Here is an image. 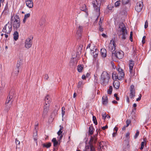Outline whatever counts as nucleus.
I'll return each mask as SVG.
<instances>
[{
    "label": "nucleus",
    "mask_w": 151,
    "mask_h": 151,
    "mask_svg": "<svg viewBox=\"0 0 151 151\" xmlns=\"http://www.w3.org/2000/svg\"><path fill=\"white\" fill-rule=\"evenodd\" d=\"M93 120L94 123L96 125L97 124V122L96 117L94 116H93Z\"/></svg>",
    "instance_id": "e433bc0d"
},
{
    "label": "nucleus",
    "mask_w": 151,
    "mask_h": 151,
    "mask_svg": "<svg viewBox=\"0 0 151 151\" xmlns=\"http://www.w3.org/2000/svg\"><path fill=\"white\" fill-rule=\"evenodd\" d=\"M139 134V132L138 130H137L136 131V133L135 134V136H134V138L136 139L138 136Z\"/></svg>",
    "instance_id": "37998d69"
},
{
    "label": "nucleus",
    "mask_w": 151,
    "mask_h": 151,
    "mask_svg": "<svg viewBox=\"0 0 151 151\" xmlns=\"http://www.w3.org/2000/svg\"><path fill=\"white\" fill-rule=\"evenodd\" d=\"M97 49H95V52H93V55L94 56V57L95 58H96V57L98 55V50H97Z\"/></svg>",
    "instance_id": "4c0bfd02"
},
{
    "label": "nucleus",
    "mask_w": 151,
    "mask_h": 151,
    "mask_svg": "<svg viewBox=\"0 0 151 151\" xmlns=\"http://www.w3.org/2000/svg\"><path fill=\"white\" fill-rule=\"evenodd\" d=\"M104 20V18L101 17L100 18L99 21V22H103Z\"/></svg>",
    "instance_id": "4d7b16f0"
},
{
    "label": "nucleus",
    "mask_w": 151,
    "mask_h": 151,
    "mask_svg": "<svg viewBox=\"0 0 151 151\" xmlns=\"http://www.w3.org/2000/svg\"><path fill=\"white\" fill-rule=\"evenodd\" d=\"M45 20L44 19H41L40 21L39 24L40 26L43 25L45 23Z\"/></svg>",
    "instance_id": "ea45409f"
},
{
    "label": "nucleus",
    "mask_w": 151,
    "mask_h": 151,
    "mask_svg": "<svg viewBox=\"0 0 151 151\" xmlns=\"http://www.w3.org/2000/svg\"><path fill=\"white\" fill-rule=\"evenodd\" d=\"M121 1L119 0L116 1L115 3V6L116 7H119L121 4Z\"/></svg>",
    "instance_id": "f704fd0d"
},
{
    "label": "nucleus",
    "mask_w": 151,
    "mask_h": 151,
    "mask_svg": "<svg viewBox=\"0 0 151 151\" xmlns=\"http://www.w3.org/2000/svg\"><path fill=\"white\" fill-rule=\"evenodd\" d=\"M101 53L102 57L105 58L106 56V51L105 49H102L101 50Z\"/></svg>",
    "instance_id": "4be33fe9"
},
{
    "label": "nucleus",
    "mask_w": 151,
    "mask_h": 151,
    "mask_svg": "<svg viewBox=\"0 0 151 151\" xmlns=\"http://www.w3.org/2000/svg\"><path fill=\"white\" fill-rule=\"evenodd\" d=\"M102 117L103 118V119L104 120H105L106 118V115L105 114V113H104L102 114Z\"/></svg>",
    "instance_id": "3c124183"
},
{
    "label": "nucleus",
    "mask_w": 151,
    "mask_h": 151,
    "mask_svg": "<svg viewBox=\"0 0 151 151\" xmlns=\"http://www.w3.org/2000/svg\"><path fill=\"white\" fill-rule=\"evenodd\" d=\"M108 127L107 125H106L105 126L102 127V129L103 130H105V129H107L108 128Z\"/></svg>",
    "instance_id": "052dcab7"
},
{
    "label": "nucleus",
    "mask_w": 151,
    "mask_h": 151,
    "mask_svg": "<svg viewBox=\"0 0 151 151\" xmlns=\"http://www.w3.org/2000/svg\"><path fill=\"white\" fill-rule=\"evenodd\" d=\"M143 6V4L142 2H139L136 4L135 6V9L138 12L141 11Z\"/></svg>",
    "instance_id": "9d476101"
},
{
    "label": "nucleus",
    "mask_w": 151,
    "mask_h": 151,
    "mask_svg": "<svg viewBox=\"0 0 151 151\" xmlns=\"http://www.w3.org/2000/svg\"><path fill=\"white\" fill-rule=\"evenodd\" d=\"M119 29L118 32L119 38L124 41L127 37V32L125 24L122 22L119 23Z\"/></svg>",
    "instance_id": "f03ea898"
},
{
    "label": "nucleus",
    "mask_w": 151,
    "mask_h": 151,
    "mask_svg": "<svg viewBox=\"0 0 151 151\" xmlns=\"http://www.w3.org/2000/svg\"><path fill=\"white\" fill-rule=\"evenodd\" d=\"M99 31L102 32L104 31V28L101 26V27H99Z\"/></svg>",
    "instance_id": "09e8293b"
},
{
    "label": "nucleus",
    "mask_w": 151,
    "mask_h": 151,
    "mask_svg": "<svg viewBox=\"0 0 151 151\" xmlns=\"http://www.w3.org/2000/svg\"><path fill=\"white\" fill-rule=\"evenodd\" d=\"M20 63H17V65H16V67L17 68V71L16 72V73H15V75H16V76H17L19 72V67H20Z\"/></svg>",
    "instance_id": "c756f323"
},
{
    "label": "nucleus",
    "mask_w": 151,
    "mask_h": 151,
    "mask_svg": "<svg viewBox=\"0 0 151 151\" xmlns=\"http://www.w3.org/2000/svg\"><path fill=\"white\" fill-rule=\"evenodd\" d=\"M134 63L132 60H130L129 64V72L132 76H136L135 74L133 72V68L134 66Z\"/></svg>",
    "instance_id": "1a4fd4ad"
},
{
    "label": "nucleus",
    "mask_w": 151,
    "mask_h": 151,
    "mask_svg": "<svg viewBox=\"0 0 151 151\" xmlns=\"http://www.w3.org/2000/svg\"><path fill=\"white\" fill-rule=\"evenodd\" d=\"M109 79V75L107 72L103 71L101 75L100 83L103 86H106L108 84Z\"/></svg>",
    "instance_id": "7ed1b4c3"
},
{
    "label": "nucleus",
    "mask_w": 151,
    "mask_h": 151,
    "mask_svg": "<svg viewBox=\"0 0 151 151\" xmlns=\"http://www.w3.org/2000/svg\"><path fill=\"white\" fill-rule=\"evenodd\" d=\"M83 30V27L81 26H79L78 28L77 34V38L78 39H80L81 38V33Z\"/></svg>",
    "instance_id": "f8f14e48"
},
{
    "label": "nucleus",
    "mask_w": 151,
    "mask_h": 151,
    "mask_svg": "<svg viewBox=\"0 0 151 151\" xmlns=\"http://www.w3.org/2000/svg\"><path fill=\"white\" fill-rule=\"evenodd\" d=\"M89 144L90 145V151H96L95 148L92 143L89 142Z\"/></svg>",
    "instance_id": "cd10ccee"
},
{
    "label": "nucleus",
    "mask_w": 151,
    "mask_h": 151,
    "mask_svg": "<svg viewBox=\"0 0 151 151\" xmlns=\"http://www.w3.org/2000/svg\"><path fill=\"white\" fill-rule=\"evenodd\" d=\"M83 84V82L81 81H80L78 82V85H77V88H78V89L79 91H81V86Z\"/></svg>",
    "instance_id": "473e14b6"
},
{
    "label": "nucleus",
    "mask_w": 151,
    "mask_h": 151,
    "mask_svg": "<svg viewBox=\"0 0 151 151\" xmlns=\"http://www.w3.org/2000/svg\"><path fill=\"white\" fill-rule=\"evenodd\" d=\"M14 39L15 40H17L18 38L19 34L17 31L15 32L14 33Z\"/></svg>",
    "instance_id": "bb28decb"
},
{
    "label": "nucleus",
    "mask_w": 151,
    "mask_h": 151,
    "mask_svg": "<svg viewBox=\"0 0 151 151\" xmlns=\"http://www.w3.org/2000/svg\"><path fill=\"white\" fill-rule=\"evenodd\" d=\"M120 83L118 81H116L114 82L113 83L114 87L116 89H118L119 87Z\"/></svg>",
    "instance_id": "5701e85b"
},
{
    "label": "nucleus",
    "mask_w": 151,
    "mask_h": 151,
    "mask_svg": "<svg viewBox=\"0 0 151 151\" xmlns=\"http://www.w3.org/2000/svg\"><path fill=\"white\" fill-rule=\"evenodd\" d=\"M27 6L29 8H31L33 7V4L32 0H28L25 1Z\"/></svg>",
    "instance_id": "2eb2a0df"
},
{
    "label": "nucleus",
    "mask_w": 151,
    "mask_h": 151,
    "mask_svg": "<svg viewBox=\"0 0 151 151\" xmlns=\"http://www.w3.org/2000/svg\"><path fill=\"white\" fill-rule=\"evenodd\" d=\"M101 35L104 38H106L107 37V36L105 34L103 33Z\"/></svg>",
    "instance_id": "e2e57ef3"
},
{
    "label": "nucleus",
    "mask_w": 151,
    "mask_h": 151,
    "mask_svg": "<svg viewBox=\"0 0 151 151\" xmlns=\"http://www.w3.org/2000/svg\"><path fill=\"white\" fill-rule=\"evenodd\" d=\"M65 107L64 106L62 108V117H63L65 115Z\"/></svg>",
    "instance_id": "58836bf2"
},
{
    "label": "nucleus",
    "mask_w": 151,
    "mask_h": 151,
    "mask_svg": "<svg viewBox=\"0 0 151 151\" xmlns=\"http://www.w3.org/2000/svg\"><path fill=\"white\" fill-rule=\"evenodd\" d=\"M89 145H86L85 147V150L84 151H89Z\"/></svg>",
    "instance_id": "de8ad7c7"
},
{
    "label": "nucleus",
    "mask_w": 151,
    "mask_h": 151,
    "mask_svg": "<svg viewBox=\"0 0 151 151\" xmlns=\"http://www.w3.org/2000/svg\"><path fill=\"white\" fill-rule=\"evenodd\" d=\"M99 27H101L102 25V23L101 22H99L98 23Z\"/></svg>",
    "instance_id": "13d9d810"
},
{
    "label": "nucleus",
    "mask_w": 151,
    "mask_h": 151,
    "mask_svg": "<svg viewBox=\"0 0 151 151\" xmlns=\"http://www.w3.org/2000/svg\"><path fill=\"white\" fill-rule=\"evenodd\" d=\"M146 144V142L145 140V139H144V141L141 142V145H144L145 144Z\"/></svg>",
    "instance_id": "bf43d9fd"
},
{
    "label": "nucleus",
    "mask_w": 151,
    "mask_h": 151,
    "mask_svg": "<svg viewBox=\"0 0 151 151\" xmlns=\"http://www.w3.org/2000/svg\"><path fill=\"white\" fill-rule=\"evenodd\" d=\"M13 25L14 28L17 29L20 26V22L13 23Z\"/></svg>",
    "instance_id": "a878e982"
},
{
    "label": "nucleus",
    "mask_w": 151,
    "mask_h": 151,
    "mask_svg": "<svg viewBox=\"0 0 151 151\" xmlns=\"http://www.w3.org/2000/svg\"><path fill=\"white\" fill-rule=\"evenodd\" d=\"M93 128L92 126H90L89 127L88 130L89 134L91 135L93 134Z\"/></svg>",
    "instance_id": "2f4dec72"
},
{
    "label": "nucleus",
    "mask_w": 151,
    "mask_h": 151,
    "mask_svg": "<svg viewBox=\"0 0 151 151\" xmlns=\"http://www.w3.org/2000/svg\"><path fill=\"white\" fill-rule=\"evenodd\" d=\"M108 9H109V10H111L112 9V8H113V6H108Z\"/></svg>",
    "instance_id": "680f3d73"
},
{
    "label": "nucleus",
    "mask_w": 151,
    "mask_h": 151,
    "mask_svg": "<svg viewBox=\"0 0 151 151\" xmlns=\"http://www.w3.org/2000/svg\"><path fill=\"white\" fill-rule=\"evenodd\" d=\"M14 18L17 19H20L19 16L17 15H16L14 17Z\"/></svg>",
    "instance_id": "69168bd1"
},
{
    "label": "nucleus",
    "mask_w": 151,
    "mask_h": 151,
    "mask_svg": "<svg viewBox=\"0 0 151 151\" xmlns=\"http://www.w3.org/2000/svg\"><path fill=\"white\" fill-rule=\"evenodd\" d=\"M86 76H85V75H83L82 76V79L84 80V79H86Z\"/></svg>",
    "instance_id": "0e129e2a"
},
{
    "label": "nucleus",
    "mask_w": 151,
    "mask_h": 151,
    "mask_svg": "<svg viewBox=\"0 0 151 151\" xmlns=\"http://www.w3.org/2000/svg\"><path fill=\"white\" fill-rule=\"evenodd\" d=\"M8 22L4 26L2 30V31L4 32H5L7 34H9L12 30V24H9Z\"/></svg>",
    "instance_id": "423d86ee"
},
{
    "label": "nucleus",
    "mask_w": 151,
    "mask_h": 151,
    "mask_svg": "<svg viewBox=\"0 0 151 151\" xmlns=\"http://www.w3.org/2000/svg\"><path fill=\"white\" fill-rule=\"evenodd\" d=\"M38 122H36L35 124V129L36 130L37 128L38 127Z\"/></svg>",
    "instance_id": "5fc2aeb1"
},
{
    "label": "nucleus",
    "mask_w": 151,
    "mask_h": 151,
    "mask_svg": "<svg viewBox=\"0 0 151 151\" xmlns=\"http://www.w3.org/2000/svg\"><path fill=\"white\" fill-rule=\"evenodd\" d=\"M131 123V121L129 119H127V120L126 121V127H127Z\"/></svg>",
    "instance_id": "79ce46f5"
},
{
    "label": "nucleus",
    "mask_w": 151,
    "mask_h": 151,
    "mask_svg": "<svg viewBox=\"0 0 151 151\" xmlns=\"http://www.w3.org/2000/svg\"><path fill=\"white\" fill-rule=\"evenodd\" d=\"M49 106H49V105L44 106L43 111V115H45L47 114L49 110Z\"/></svg>",
    "instance_id": "a211bd4d"
},
{
    "label": "nucleus",
    "mask_w": 151,
    "mask_h": 151,
    "mask_svg": "<svg viewBox=\"0 0 151 151\" xmlns=\"http://www.w3.org/2000/svg\"><path fill=\"white\" fill-rule=\"evenodd\" d=\"M148 23L147 21V20H146L145 22V29H146L147 27L148 26Z\"/></svg>",
    "instance_id": "8fccbe9b"
},
{
    "label": "nucleus",
    "mask_w": 151,
    "mask_h": 151,
    "mask_svg": "<svg viewBox=\"0 0 151 151\" xmlns=\"http://www.w3.org/2000/svg\"><path fill=\"white\" fill-rule=\"evenodd\" d=\"M129 0H122V3L123 4H128Z\"/></svg>",
    "instance_id": "a19ab883"
},
{
    "label": "nucleus",
    "mask_w": 151,
    "mask_h": 151,
    "mask_svg": "<svg viewBox=\"0 0 151 151\" xmlns=\"http://www.w3.org/2000/svg\"><path fill=\"white\" fill-rule=\"evenodd\" d=\"M83 66L82 65H79L77 66V69L79 72L81 73L82 72V70L83 68Z\"/></svg>",
    "instance_id": "393cba45"
},
{
    "label": "nucleus",
    "mask_w": 151,
    "mask_h": 151,
    "mask_svg": "<svg viewBox=\"0 0 151 151\" xmlns=\"http://www.w3.org/2000/svg\"><path fill=\"white\" fill-rule=\"evenodd\" d=\"M112 77L113 79H115V80L118 79L119 80V77L118 76V74H117L116 73L114 72L112 75Z\"/></svg>",
    "instance_id": "b1692460"
},
{
    "label": "nucleus",
    "mask_w": 151,
    "mask_h": 151,
    "mask_svg": "<svg viewBox=\"0 0 151 151\" xmlns=\"http://www.w3.org/2000/svg\"><path fill=\"white\" fill-rule=\"evenodd\" d=\"M132 35H133V33L132 32H131L130 33V35L129 37V39L131 42H132L133 41L132 40Z\"/></svg>",
    "instance_id": "c03bdc74"
},
{
    "label": "nucleus",
    "mask_w": 151,
    "mask_h": 151,
    "mask_svg": "<svg viewBox=\"0 0 151 151\" xmlns=\"http://www.w3.org/2000/svg\"><path fill=\"white\" fill-rule=\"evenodd\" d=\"M15 143L16 144V148H20L19 147V145L20 144V141H19L17 139H15Z\"/></svg>",
    "instance_id": "72a5a7b5"
},
{
    "label": "nucleus",
    "mask_w": 151,
    "mask_h": 151,
    "mask_svg": "<svg viewBox=\"0 0 151 151\" xmlns=\"http://www.w3.org/2000/svg\"><path fill=\"white\" fill-rule=\"evenodd\" d=\"M105 145L104 142L103 141L101 142L98 144V151H101V149H104V145Z\"/></svg>",
    "instance_id": "f3484780"
},
{
    "label": "nucleus",
    "mask_w": 151,
    "mask_h": 151,
    "mask_svg": "<svg viewBox=\"0 0 151 151\" xmlns=\"http://www.w3.org/2000/svg\"><path fill=\"white\" fill-rule=\"evenodd\" d=\"M114 130L116 131V132H117L118 130V128L116 127H115L114 128Z\"/></svg>",
    "instance_id": "338daca9"
},
{
    "label": "nucleus",
    "mask_w": 151,
    "mask_h": 151,
    "mask_svg": "<svg viewBox=\"0 0 151 151\" xmlns=\"http://www.w3.org/2000/svg\"><path fill=\"white\" fill-rule=\"evenodd\" d=\"M49 78V76L47 74H45V76L44 77V78L46 80L48 79Z\"/></svg>",
    "instance_id": "6e6d98bb"
},
{
    "label": "nucleus",
    "mask_w": 151,
    "mask_h": 151,
    "mask_svg": "<svg viewBox=\"0 0 151 151\" xmlns=\"http://www.w3.org/2000/svg\"><path fill=\"white\" fill-rule=\"evenodd\" d=\"M129 96L131 99H133L135 96V90L133 85H132L130 86Z\"/></svg>",
    "instance_id": "6e6552de"
},
{
    "label": "nucleus",
    "mask_w": 151,
    "mask_h": 151,
    "mask_svg": "<svg viewBox=\"0 0 151 151\" xmlns=\"http://www.w3.org/2000/svg\"><path fill=\"white\" fill-rule=\"evenodd\" d=\"M45 105H49L50 106V104L51 101V99L49 95H47L45 97Z\"/></svg>",
    "instance_id": "ddd939ff"
},
{
    "label": "nucleus",
    "mask_w": 151,
    "mask_h": 151,
    "mask_svg": "<svg viewBox=\"0 0 151 151\" xmlns=\"http://www.w3.org/2000/svg\"><path fill=\"white\" fill-rule=\"evenodd\" d=\"M12 102H11V101H10L8 103H6V101L5 103L6 108L5 109L6 110L8 111L9 109L11 107Z\"/></svg>",
    "instance_id": "aec40b11"
},
{
    "label": "nucleus",
    "mask_w": 151,
    "mask_h": 151,
    "mask_svg": "<svg viewBox=\"0 0 151 151\" xmlns=\"http://www.w3.org/2000/svg\"><path fill=\"white\" fill-rule=\"evenodd\" d=\"M43 147H45L47 148H49L51 145V143L50 142H49L47 144H43Z\"/></svg>",
    "instance_id": "7c9ffc66"
},
{
    "label": "nucleus",
    "mask_w": 151,
    "mask_h": 151,
    "mask_svg": "<svg viewBox=\"0 0 151 151\" xmlns=\"http://www.w3.org/2000/svg\"><path fill=\"white\" fill-rule=\"evenodd\" d=\"M92 4L94 9L96 12H98L99 14V15L100 14V6L101 3L97 0H95L93 1Z\"/></svg>",
    "instance_id": "39448f33"
},
{
    "label": "nucleus",
    "mask_w": 151,
    "mask_h": 151,
    "mask_svg": "<svg viewBox=\"0 0 151 151\" xmlns=\"http://www.w3.org/2000/svg\"><path fill=\"white\" fill-rule=\"evenodd\" d=\"M15 95V91L14 89H12L10 91L9 95L8 96L6 99V103H8L10 101L12 102L14 100V98Z\"/></svg>",
    "instance_id": "20e7f679"
},
{
    "label": "nucleus",
    "mask_w": 151,
    "mask_h": 151,
    "mask_svg": "<svg viewBox=\"0 0 151 151\" xmlns=\"http://www.w3.org/2000/svg\"><path fill=\"white\" fill-rule=\"evenodd\" d=\"M30 16V13H28L27 14H26L25 15L24 17V18H25V19H27Z\"/></svg>",
    "instance_id": "a18cd8bd"
},
{
    "label": "nucleus",
    "mask_w": 151,
    "mask_h": 151,
    "mask_svg": "<svg viewBox=\"0 0 151 151\" xmlns=\"http://www.w3.org/2000/svg\"><path fill=\"white\" fill-rule=\"evenodd\" d=\"M116 132H114L112 134V136L113 137H115L116 135Z\"/></svg>",
    "instance_id": "774afa93"
},
{
    "label": "nucleus",
    "mask_w": 151,
    "mask_h": 151,
    "mask_svg": "<svg viewBox=\"0 0 151 151\" xmlns=\"http://www.w3.org/2000/svg\"><path fill=\"white\" fill-rule=\"evenodd\" d=\"M116 44L114 40H111L109 45V48L111 51L112 57H116L119 59H122L124 56V54L122 51H115L116 49Z\"/></svg>",
    "instance_id": "f257e3e1"
},
{
    "label": "nucleus",
    "mask_w": 151,
    "mask_h": 151,
    "mask_svg": "<svg viewBox=\"0 0 151 151\" xmlns=\"http://www.w3.org/2000/svg\"><path fill=\"white\" fill-rule=\"evenodd\" d=\"M52 142L53 143V146L55 147H58V145H60L61 141H59L58 140V141L56 140V139L55 138H54L52 140Z\"/></svg>",
    "instance_id": "4468645a"
},
{
    "label": "nucleus",
    "mask_w": 151,
    "mask_h": 151,
    "mask_svg": "<svg viewBox=\"0 0 151 151\" xmlns=\"http://www.w3.org/2000/svg\"><path fill=\"white\" fill-rule=\"evenodd\" d=\"M112 87L111 86H110L109 87V88L107 90L108 93L109 95H111L112 93Z\"/></svg>",
    "instance_id": "c85d7f7f"
},
{
    "label": "nucleus",
    "mask_w": 151,
    "mask_h": 151,
    "mask_svg": "<svg viewBox=\"0 0 151 151\" xmlns=\"http://www.w3.org/2000/svg\"><path fill=\"white\" fill-rule=\"evenodd\" d=\"M129 132H127L126 133V137L127 139V140L125 141V144H124V146L126 145V148H128L129 147V142L128 139H129Z\"/></svg>",
    "instance_id": "dca6fc26"
},
{
    "label": "nucleus",
    "mask_w": 151,
    "mask_h": 151,
    "mask_svg": "<svg viewBox=\"0 0 151 151\" xmlns=\"http://www.w3.org/2000/svg\"><path fill=\"white\" fill-rule=\"evenodd\" d=\"M15 21H14L13 23H19L20 22V19H17L15 18Z\"/></svg>",
    "instance_id": "864d4df0"
},
{
    "label": "nucleus",
    "mask_w": 151,
    "mask_h": 151,
    "mask_svg": "<svg viewBox=\"0 0 151 151\" xmlns=\"http://www.w3.org/2000/svg\"><path fill=\"white\" fill-rule=\"evenodd\" d=\"M97 136V134L96 135L94 136V137L91 136L90 139V140L89 142L91 143V142H93L94 143H96V142L97 141V138L96 137V136Z\"/></svg>",
    "instance_id": "6ab92c4d"
},
{
    "label": "nucleus",
    "mask_w": 151,
    "mask_h": 151,
    "mask_svg": "<svg viewBox=\"0 0 151 151\" xmlns=\"http://www.w3.org/2000/svg\"><path fill=\"white\" fill-rule=\"evenodd\" d=\"M63 137V135H60L59 136H58V140L59 141H61V140L62 139Z\"/></svg>",
    "instance_id": "49530a36"
},
{
    "label": "nucleus",
    "mask_w": 151,
    "mask_h": 151,
    "mask_svg": "<svg viewBox=\"0 0 151 151\" xmlns=\"http://www.w3.org/2000/svg\"><path fill=\"white\" fill-rule=\"evenodd\" d=\"M33 37L28 38L25 40V46L27 49L31 47L32 45V40Z\"/></svg>",
    "instance_id": "0eeeda50"
},
{
    "label": "nucleus",
    "mask_w": 151,
    "mask_h": 151,
    "mask_svg": "<svg viewBox=\"0 0 151 151\" xmlns=\"http://www.w3.org/2000/svg\"><path fill=\"white\" fill-rule=\"evenodd\" d=\"M81 10L82 11L86 12L87 10L86 9V6L85 4L83 5L81 7Z\"/></svg>",
    "instance_id": "c9c22d12"
},
{
    "label": "nucleus",
    "mask_w": 151,
    "mask_h": 151,
    "mask_svg": "<svg viewBox=\"0 0 151 151\" xmlns=\"http://www.w3.org/2000/svg\"><path fill=\"white\" fill-rule=\"evenodd\" d=\"M62 133H63L62 131L61 130H59L57 132V134H58V136H59L60 135L63 134Z\"/></svg>",
    "instance_id": "603ef678"
},
{
    "label": "nucleus",
    "mask_w": 151,
    "mask_h": 151,
    "mask_svg": "<svg viewBox=\"0 0 151 151\" xmlns=\"http://www.w3.org/2000/svg\"><path fill=\"white\" fill-rule=\"evenodd\" d=\"M102 99V104L104 105L107 104L108 103V98L107 96H103Z\"/></svg>",
    "instance_id": "412c9836"
},
{
    "label": "nucleus",
    "mask_w": 151,
    "mask_h": 151,
    "mask_svg": "<svg viewBox=\"0 0 151 151\" xmlns=\"http://www.w3.org/2000/svg\"><path fill=\"white\" fill-rule=\"evenodd\" d=\"M117 70L118 71V76L119 77V80H121L122 78H124V73L123 72V70L120 67H119Z\"/></svg>",
    "instance_id": "9b49d317"
}]
</instances>
